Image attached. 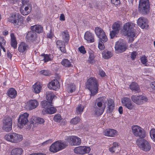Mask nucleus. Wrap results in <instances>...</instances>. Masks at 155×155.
<instances>
[{
    "label": "nucleus",
    "mask_w": 155,
    "mask_h": 155,
    "mask_svg": "<svg viewBox=\"0 0 155 155\" xmlns=\"http://www.w3.org/2000/svg\"><path fill=\"white\" fill-rule=\"evenodd\" d=\"M117 134V132L116 130L111 128L107 129L104 132L105 136L112 137H115Z\"/></svg>",
    "instance_id": "nucleus-22"
},
{
    "label": "nucleus",
    "mask_w": 155,
    "mask_h": 155,
    "mask_svg": "<svg viewBox=\"0 0 155 155\" xmlns=\"http://www.w3.org/2000/svg\"><path fill=\"white\" fill-rule=\"evenodd\" d=\"M131 98L133 102L138 105H142L148 101L147 97L143 95H133Z\"/></svg>",
    "instance_id": "nucleus-6"
},
{
    "label": "nucleus",
    "mask_w": 155,
    "mask_h": 155,
    "mask_svg": "<svg viewBox=\"0 0 155 155\" xmlns=\"http://www.w3.org/2000/svg\"><path fill=\"white\" fill-rule=\"evenodd\" d=\"M40 73L41 74L45 76H49L51 74V72L48 70H41L40 71Z\"/></svg>",
    "instance_id": "nucleus-50"
},
{
    "label": "nucleus",
    "mask_w": 155,
    "mask_h": 155,
    "mask_svg": "<svg viewBox=\"0 0 155 155\" xmlns=\"http://www.w3.org/2000/svg\"><path fill=\"white\" fill-rule=\"evenodd\" d=\"M108 110L111 112L114 108V104L113 100L111 98L107 99Z\"/></svg>",
    "instance_id": "nucleus-34"
},
{
    "label": "nucleus",
    "mask_w": 155,
    "mask_h": 155,
    "mask_svg": "<svg viewBox=\"0 0 155 155\" xmlns=\"http://www.w3.org/2000/svg\"><path fill=\"white\" fill-rule=\"evenodd\" d=\"M99 74L102 77H104L106 75L105 72L102 70H100L99 71Z\"/></svg>",
    "instance_id": "nucleus-62"
},
{
    "label": "nucleus",
    "mask_w": 155,
    "mask_h": 155,
    "mask_svg": "<svg viewBox=\"0 0 155 155\" xmlns=\"http://www.w3.org/2000/svg\"><path fill=\"white\" fill-rule=\"evenodd\" d=\"M63 39L65 43L68 44L69 42L70 36L68 30H65L62 32Z\"/></svg>",
    "instance_id": "nucleus-35"
},
{
    "label": "nucleus",
    "mask_w": 155,
    "mask_h": 155,
    "mask_svg": "<svg viewBox=\"0 0 155 155\" xmlns=\"http://www.w3.org/2000/svg\"><path fill=\"white\" fill-rule=\"evenodd\" d=\"M84 107V106L81 104H78L76 107V112L77 114H81L83 111Z\"/></svg>",
    "instance_id": "nucleus-44"
},
{
    "label": "nucleus",
    "mask_w": 155,
    "mask_h": 155,
    "mask_svg": "<svg viewBox=\"0 0 155 155\" xmlns=\"http://www.w3.org/2000/svg\"><path fill=\"white\" fill-rule=\"evenodd\" d=\"M52 105H50L47 109H43L42 112L43 114H52L55 113L57 111L56 109L52 107Z\"/></svg>",
    "instance_id": "nucleus-26"
},
{
    "label": "nucleus",
    "mask_w": 155,
    "mask_h": 155,
    "mask_svg": "<svg viewBox=\"0 0 155 155\" xmlns=\"http://www.w3.org/2000/svg\"><path fill=\"white\" fill-rule=\"evenodd\" d=\"M66 146L64 143L57 141L51 145L49 150L51 152L55 153L64 149Z\"/></svg>",
    "instance_id": "nucleus-9"
},
{
    "label": "nucleus",
    "mask_w": 155,
    "mask_h": 155,
    "mask_svg": "<svg viewBox=\"0 0 155 155\" xmlns=\"http://www.w3.org/2000/svg\"><path fill=\"white\" fill-rule=\"evenodd\" d=\"M105 96H102L97 98L96 100L95 104L98 107H106L107 101Z\"/></svg>",
    "instance_id": "nucleus-20"
},
{
    "label": "nucleus",
    "mask_w": 155,
    "mask_h": 155,
    "mask_svg": "<svg viewBox=\"0 0 155 155\" xmlns=\"http://www.w3.org/2000/svg\"><path fill=\"white\" fill-rule=\"evenodd\" d=\"M123 105L130 110L134 109V105L132 102L130 98L127 97H124L121 100Z\"/></svg>",
    "instance_id": "nucleus-17"
},
{
    "label": "nucleus",
    "mask_w": 155,
    "mask_h": 155,
    "mask_svg": "<svg viewBox=\"0 0 155 155\" xmlns=\"http://www.w3.org/2000/svg\"><path fill=\"white\" fill-rule=\"evenodd\" d=\"M33 91L36 94L39 93L41 90L42 86L39 83H35L32 87Z\"/></svg>",
    "instance_id": "nucleus-32"
},
{
    "label": "nucleus",
    "mask_w": 155,
    "mask_h": 155,
    "mask_svg": "<svg viewBox=\"0 0 155 155\" xmlns=\"http://www.w3.org/2000/svg\"><path fill=\"white\" fill-rule=\"evenodd\" d=\"M78 50L80 53L84 54H85L86 52L85 48L83 46H81L79 47L78 48Z\"/></svg>",
    "instance_id": "nucleus-57"
},
{
    "label": "nucleus",
    "mask_w": 155,
    "mask_h": 155,
    "mask_svg": "<svg viewBox=\"0 0 155 155\" xmlns=\"http://www.w3.org/2000/svg\"><path fill=\"white\" fill-rule=\"evenodd\" d=\"M84 38L89 43H92L94 42L95 41L94 34L88 31L85 33Z\"/></svg>",
    "instance_id": "nucleus-23"
},
{
    "label": "nucleus",
    "mask_w": 155,
    "mask_h": 155,
    "mask_svg": "<svg viewBox=\"0 0 155 155\" xmlns=\"http://www.w3.org/2000/svg\"><path fill=\"white\" fill-rule=\"evenodd\" d=\"M60 50H61V52L63 53H66V51L65 48V45H64L62 47H61L59 48Z\"/></svg>",
    "instance_id": "nucleus-61"
},
{
    "label": "nucleus",
    "mask_w": 155,
    "mask_h": 155,
    "mask_svg": "<svg viewBox=\"0 0 155 155\" xmlns=\"http://www.w3.org/2000/svg\"><path fill=\"white\" fill-rule=\"evenodd\" d=\"M100 41L99 42L98 47L100 50H103L105 48V46L103 43L104 42L102 41Z\"/></svg>",
    "instance_id": "nucleus-55"
},
{
    "label": "nucleus",
    "mask_w": 155,
    "mask_h": 155,
    "mask_svg": "<svg viewBox=\"0 0 155 155\" xmlns=\"http://www.w3.org/2000/svg\"><path fill=\"white\" fill-rule=\"evenodd\" d=\"M6 41L4 37L0 36V47L5 46Z\"/></svg>",
    "instance_id": "nucleus-52"
},
{
    "label": "nucleus",
    "mask_w": 155,
    "mask_h": 155,
    "mask_svg": "<svg viewBox=\"0 0 155 155\" xmlns=\"http://www.w3.org/2000/svg\"><path fill=\"white\" fill-rule=\"evenodd\" d=\"M111 2L112 4L116 6H120L121 4L120 0H111Z\"/></svg>",
    "instance_id": "nucleus-56"
},
{
    "label": "nucleus",
    "mask_w": 155,
    "mask_h": 155,
    "mask_svg": "<svg viewBox=\"0 0 155 155\" xmlns=\"http://www.w3.org/2000/svg\"><path fill=\"white\" fill-rule=\"evenodd\" d=\"M119 32L112 30L110 32V36L111 38H113L116 35L119 33Z\"/></svg>",
    "instance_id": "nucleus-54"
},
{
    "label": "nucleus",
    "mask_w": 155,
    "mask_h": 155,
    "mask_svg": "<svg viewBox=\"0 0 155 155\" xmlns=\"http://www.w3.org/2000/svg\"><path fill=\"white\" fill-rule=\"evenodd\" d=\"M150 86L153 90H155V81H152L150 84Z\"/></svg>",
    "instance_id": "nucleus-63"
},
{
    "label": "nucleus",
    "mask_w": 155,
    "mask_h": 155,
    "mask_svg": "<svg viewBox=\"0 0 155 155\" xmlns=\"http://www.w3.org/2000/svg\"><path fill=\"white\" fill-rule=\"evenodd\" d=\"M121 24L120 23L119 21L115 22L112 25V30L119 32L121 29Z\"/></svg>",
    "instance_id": "nucleus-38"
},
{
    "label": "nucleus",
    "mask_w": 155,
    "mask_h": 155,
    "mask_svg": "<svg viewBox=\"0 0 155 155\" xmlns=\"http://www.w3.org/2000/svg\"><path fill=\"white\" fill-rule=\"evenodd\" d=\"M46 98L48 101L52 103V101L54 98L56 97L54 93L50 91H47L46 93Z\"/></svg>",
    "instance_id": "nucleus-37"
},
{
    "label": "nucleus",
    "mask_w": 155,
    "mask_h": 155,
    "mask_svg": "<svg viewBox=\"0 0 155 155\" xmlns=\"http://www.w3.org/2000/svg\"><path fill=\"white\" fill-rule=\"evenodd\" d=\"M48 87L51 89L55 91L58 90L60 87V84L56 79H54L50 82L48 85Z\"/></svg>",
    "instance_id": "nucleus-19"
},
{
    "label": "nucleus",
    "mask_w": 155,
    "mask_h": 155,
    "mask_svg": "<svg viewBox=\"0 0 155 155\" xmlns=\"http://www.w3.org/2000/svg\"><path fill=\"white\" fill-rule=\"evenodd\" d=\"M138 25L142 29H148L149 28V21L147 19L143 17L139 18L137 21Z\"/></svg>",
    "instance_id": "nucleus-11"
},
{
    "label": "nucleus",
    "mask_w": 155,
    "mask_h": 155,
    "mask_svg": "<svg viewBox=\"0 0 155 155\" xmlns=\"http://www.w3.org/2000/svg\"><path fill=\"white\" fill-rule=\"evenodd\" d=\"M140 60L141 62L144 64H145L148 61L147 57L145 55L140 57Z\"/></svg>",
    "instance_id": "nucleus-53"
},
{
    "label": "nucleus",
    "mask_w": 155,
    "mask_h": 155,
    "mask_svg": "<svg viewBox=\"0 0 155 155\" xmlns=\"http://www.w3.org/2000/svg\"><path fill=\"white\" fill-rule=\"evenodd\" d=\"M81 119L78 117H75L72 119L71 120L70 122L73 124H76L80 121Z\"/></svg>",
    "instance_id": "nucleus-47"
},
{
    "label": "nucleus",
    "mask_w": 155,
    "mask_h": 155,
    "mask_svg": "<svg viewBox=\"0 0 155 155\" xmlns=\"http://www.w3.org/2000/svg\"><path fill=\"white\" fill-rule=\"evenodd\" d=\"M115 51L118 53H122L127 48L126 44L123 42L117 41L115 45Z\"/></svg>",
    "instance_id": "nucleus-16"
},
{
    "label": "nucleus",
    "mask_w": 155,
    "mask_h": 155,
    "mask_svg": "<svg viewBox=\"0 0 155 155\" xmlns=\"http://www.w3.org/2000/svg\"><path fill=\"white\" fill-rule=\"evenodd\" d=\"M86 88L91 92V95L94 96L98 91V83L95 78L91 77L87 79L85 83Z\"/></svg>",
    "instance_id": "nucleus-1"
},
{
    "label": "nucleus",
    "mask_w": 155,
    "mask_h": 155,
    "mask_svg": "<svg viewBox=\"0 0 155 155\" xmlns=\"http://www.w3.org/2000/svg\"><path fill=\"white\" fill-rule=\"evenodd\" d=\"M7 54L8 58L10 59H11L12 58V55L10 53V51H9L8 50L7 51Z\"/></svg>",
    "instance_id": "nucleus-64"
},
{
    "label": "nucleus",
    "mask_w": 155,
    "mask_h": 155,
    "mask_svg": "<svg viewBox=\"0 0 155 155\" xmlns=\"http://www.w3.org/2000/svg\"><path fill=\"white\" fill-rule=\"evenodd\" d=\"M129 87L132 91H134L136 93H139L140 91L139 85L135 82L131 83L129 85Z\"/></svg>",
    "instance_id": "nucleus-28"
},
{
    "label": "nucleus",
    "mask_w": 155,
    "mask_h": 155,
    "mask_svg": "<svg viewBox=\"0 0 155 155\" xmlns=\"http://www.w3.org/2000/svg\"><path fill=\"white\" fill-rule=\"evenodd\" d=\"M94 54L92 52H90L89 53V57L88 59L89 63L91 64H93L94 62Z\"/></svg>",
    "instance_id": "nucleus-46"
},
{
    "label": "nucleus",
    "mask_w": 155,
    "mask_h": 155,
    "mask_svg": "<svg viewBox=\"0 0 155 155\" xmlns=\"http://www.w3.org/2000/svg\"><path fill=\"white\" fill-rule=\"evenodd\" d=\"M105 108V107H98L97 106L95 107V110H94V115L97 117L103 114Z\"/></svg>",
    "instance_id": "nucleus-31"
},
{
    "label": "nucleus",
    "mask_w": 155,
    "mask_h": 155,
    "mask_svg": "<svg viewBox=\"0 0 155 155\" xmlns=\"http://www.w3.org/2000/svg\"><path fill=\"white\" fill-rule=\"evenodd\" d=\"M29 114L25 112L21 114L18 120V126L20 128H22L28 122V117Z\"/></svg>",
    "instance_id": "nucleus-7"
},
{
    "label": "nucleus",
    "mask_w": 155,
    "mask_h": 155,
    "mask_svg": "<svg viewBox=\"0 0 155 155\" xmlns=\"http://www.w3.org/2000/svg\"><path fill=\"white\" fill-rule=\"evenodd\" d=\"M67 140L69 143H72L73 145H79L81 143V139L74 136L68 137Z\"/></svg>",
    "instance_id": "nucleus-18"
},
{
    "label": "nucleus",
    "mask_w": 155,
    "mask_h": 155,
    "mask_svg": "<svg viewBox=\"0 0 155 155\" xmlns=\"http://www.w3.org/2000/svg\"><path fill=\"white\" fill-rule=\"evenodd\" d=\"M150 134L151 139L154 142H155V129L154 128H152L150 130Z\"/></svg>",
    "instance_id": "nucleus-48"
},
{
    "label": "nucleus",
    "mask_w": 155,
    "mask_h": 155,
    "mask_svg": "<svg viewBox=\"0 0 155 155\" xmlns=\"http://www.w3.org/2000/svg\"><path fill=\"white\" fill-rule=\"evenodd\" d=\"M30 29L35 32L36 33H41L43 31V28L41 25H35L33 26H31L30 28Z\"/></svg>",
    "instance_id": "nucleus-25"
},
{
    "label": "nucleus",
    "mask_w": 155,
    "mask_h": 155,
    "mask_svg": "<svg viewBox=\"0 0 155 155\" xmlns=\"http://www.w3.org/2000/svg\"><path fill=\"white\" fill-rule=\"evenodd\" d=\"M62 118L60 114H58L55 115L54 118V120L55 122H59L61 120Z\"/></svg>",
    "instance_id": "nucleus-49"
},
{
    "label": "nucleus",
    "mask_w": 155,
    "mask_h": 155,
    "mask_svg": "<svg viewBox=\"0 0 155 155\" xmlns=\"http://www.w3.org/2000/svg\"><path fill=\"white\" fill-rule=\"evenodd\" d=\"M22 150L21 148H16L13 149L11 152V155H21Z\"/></svg>",
    "instance_id": "nucleus-42"
},
{
    "label": "nucleus",
    "mask_w": 155,
    "mask_h": 155,
    "mask_svg": "<svg viewBox=\"0 0 155 155\" xmlns=\"http://www.w3.org/2000/svg\"><path fill=\"white\" fill-rule=\"evenodd\" d=\"M95 32L96 35L99 38L100 40H101L105 42L107 41L108 39L105 32L103 30L99 27L95 28Z\"/></svg>",
    "instance_id": "nucleus-10"
},
{
    "label": "nucleus",
    "mask_w": 155,
    "mask_h": 155,
    "mask_svg": "<svg viewBox=\"0 0 155 155\" xmlns=\"http://www.w3.org/2000/svg\"><path fill=\"white\" fill-rule=\"evenodd\" d=\"M65 43L64 42L61 40H58L56 41V44L58 48H60L61 47H62L64 45H65Z\"/></svg>",
    "instance_id": "nucleus-51"
},
{
    "label": "nucleus",
    "mask_w": 155,
    "mask_h": 155,
    "mask_svg": "<svg viewBox=\"0 0 155 155\" xmlns=\"http://www.w3.org/2000/svg\"><path fill=\"white\" fill-rule=\"evenodd\" d=\"M11 37V45L12 47L15 49L17 48V43L16 40V37L13 33L10 34Z\"/></svg>",
    "instance_id": "nucleus-33"
},
{
    "label": "nucleus",
    "mask_w": 155,
    "mask_h": 155,
    "mask_svg": "<svg viewBox=\"0 0 155 155\" xmlns=\"http://www.w3.org/2000/svg\"><path fill=\"white\" fill-rule=\"evenodd\" d=\"M28 107L29 110H31L36 108L39 103L36 100H31L28 102Z\"/></svg>",
    "instance_id": "nucleus-24"
},
{
    "label": "nucleus",
    "mask_w": 155,
    "mask_h": 155,
    "mask_svg": "<svg viewBox=\"0 0 155 155\" xmlns=\"http://www.w3.org/2000/svg\"><path fill=\"white\" fill-rule=\"evenodd\" d=\"M102 56L104 59H108L112 56V54L110 51L104 50L102 53Z\"/></svg>",
    "instance_id": "nucleus-40"
},
{
    "label": "nucleus",
    "mask_w": 155,
    "mask_h": 155,
    "mask_svg": "<svg viewBox=\"0 0 155 155\" xmlns=\"http://www.w3.org/2000/svg\"><path fill=\"white\" fill-rule=\"evenodd\" d=\"M52 103L45 100L42 101L41 103V107L44 109H47L50 105H52Z\"/></svg>",
    "instance_id": "nucleus-39"
},
{
    "label": "nucleus",
    "mask_w": 155,
    "mask_h": 155,
    "mask_svg": "<svg viewBox=\"0 0 155 155\" xmlns=\"http://www.w3.org/2000/svg\"><path fill=\"white\" fill-rule=\"evenodd\" d=\"M41 61H43L44 62H47L49 61H51L52 60L51 54H45L43 53L40 55Z\"/></svg>",
    "instance_id": "nucleus-29"
},
{
    "label": "nucleus",
    "mask_w": 155,
    "mask_h": 155,
    "mask_svg": "<svg viewBox=\"0 0 155 155\" xmlns=\"http://www.w3.org/2000/svg\"><path fill=\"white\" fill-rule=\"evenodd\" d=\"M37 35L33 31H30L26 34L25 38L28 41L33 42L37 38Z\"/></svg>",
    "instance_id": "nucleus-21"
},
{
    "label": "nucleus",
    "mask_w": 155,
    "mask_h": 155,
    "mask_svg": "<svg viewBox=\"0 0 155 155\" xmlns=\"http://www.w3.org/2000/svg\"><path fill=\"white\" fill-rule=\"evenodd\" d=\"M28 48V46L26 43L22 42L18 46V50L20 52L23 53L26 51Z\"/></svg>",
    "instance_id": "nucleus-27"
},
{
    "label": "nucleus",
    "mask_w": 155,
    "mask_h": 155,
    "mask_svg": "<svg viewBox=\"0 0 155 155\" xmlns=\"http://www.w3.org/2000/svg\"><path fill=\"white\" fill-rule=\"evenodd\" d=\"M76 89V86L74 84H69L67 88V90L68 92L72 93L74 92Z\"/></svg>",
    "instance_id": "nucleus-45"
},
{
    "label": "nucleus",
    "mask_w": 155,
    "mask_h": 155,
    "mask_svg": "<svg viewBox=\"0 0 155 155\" xmlns=\"http://www.w3.org/2000/svg\"><path fill=\"white\" fill-rule=\"evenodd\" d=\"M5 139L7 141L13 143H18L21 141L23 137L22 135L15 133H9L6 134Z\"/></svg>",
    "instance_id": "nucleus-4"
},
{
    "label": "nucleus",
    "mask_w": 155,
    "mask_h": 155,
    "mask_svg": "<svg viewBox=\"0 0 155 155\" xmlns=\"http://www.w3.org/2000/svg\"><path fill=\"white\" fill-rule=\"evenodd\" d=\"M140 5L150 4L149 0H140L139 4Z\"/></svg>",
    "instance_id": "nucleus-58"
},
{
    "label": "nucleus",
    "mask_w": 155,
    "mask_h": 155,
    "mask_svg": "<svg viewBox=\"0 0 155 155\" xmlns=\"http://www.w3.org/2000/svg\"><path fill=\"white\" fill-rule=\"evenodd\" d=\"M91 148L89 147L80 146L75 147L74 149L75 153L84 155L89 153L91 151Z\"/></svg>",
    "instance_id": "nucleus-12"
},
{
    "label": "nucleus",
    "mask_w": 155,
    "mask_h": 155,
    "mask_svg": "<svg viewBox=\"0 0 155 155\" xmlns=\"http://www.w3.org/2000/svg\"><path fill=\"white\" fill-rule=\"evenodd\" d=\"M53 33L52 30V29H51L49 33L47 34V37L49 38H51L53 37Z\"/></svg>",
    "instance_id": "nucleus-60"
},
{
    "label": "nucleus",
    "mask_w": 155,
    "mask_h": 155,
    "mask_svg": "<svg viewBox=\"0 0 155 155\" xmlns=\"http://www.w3.org/2000/svg\"><path fill=\"white\" fill-rule=\"evenodd\" d=\"M24 17L19 13H12L8 18V21L13 23L14 25H21L23 24Z\"/></svg>",
    "instance_id": "nucleus-2"
},
{
    "label": "nucleus",
    "mask_w": 155,
    "mask_h": 155,
    "mask_svg": "<svg viewBox=\"0 0 155 155\" xmlns=\"http://www.w3.org/2000/svg\"><path fill=\"white\" fill-rule=\"evenodd\" d=\"M131 129L133 134L136 137L143 138L146 137L145 131L140 127L137 125H134L132 126Z\"/></svg>",
    "instance_id": "nucleus-5"
},
{
    "label": "nucleus",
    "mask_w": 155,
    "mask_h": 155,
    "mask_svg": "<svg viewBox=\"0 0 155 155\" xmlns=\"http://www.w3.org/2000/svg\"><path fill=\"white\" fill-rule=\"evenodd\" d=\"M137 55V53L136 51H133L131 54L130 58L132 60H134L136 56Z\"/></svg>",
    "instance_id": "nucleus-59"
},
{
    "label": "nucleus",
    "mask_w": 155,
    "mask_h": 155,
    "mask_svg": "<svg viewBox=\"0 0 155 155\" xmlns=\"http://www.w3.org/2000/svg\"><path fill=\"white\" fill-rule=\"evenodd\" d=\"M138 11L142 15H146L148 14L150 12V4H139Z\"/></svg>",
    "instance_id": "nucleus-14"
},
{
    "label": "nucleus",
    "mask_w": 155,
    "mask_h": 155,
    "mask_svg": "<svg viewBox=\"0 0 155 155\" xmlns=\"http://www.w3.org/2000/svg\"><path fill=\"white\" fill-rule=\"evenodd\" d=\"M21 3L22 6H21L20 8V11L21 13L24 15H27L29 14L31 11V7L30 6V5H27L26 1L25 0H22Z\"/></svg>",
    "instance_id": "nucleus-13"
},
{
    "label": "nucleus",
    "mask_w": 155,
    "mask_h": 155,
    "mask_svg": "<svg viewBox=\"0 0 155 155\" xmlns=\"http://www.w3.org/2000/svg\"><path fill=\"white\" fill-rule=\"evenodd\" d=\"M135 24L132 22H127L123 26L124 32L128 36L134 38L136 35V31L134 29Z\"/></svg>",
    "instance_id": "nucleus-3"
},
{
    "label": "nucleus",
    "mask_w": 155,
    "mask_h": 155,
    "mask_svg": "<svg viewBox=\"0 0 155 155\" xmlns=\"http://www.w3.org/2000/svg\"><path fill=\"white\" fill-rule=\"evenodd\" d=\"M61 64L65 67H70L72 66L71 62L67 59H64L61 62Z\"/></svg>",
    "instance_id": "nucleus-41"
},
{
    "label": "nucleus",
    "mask_w": 155,
    "mask_h": 155,
    "mask_svg": "<svg viewBox=\"0 0 155 155\" xmlns=\"http://www.w3.org/2000/svg\"><path fill=\"white\" fill-rule=\"evenodd\" d=\"M120 144L117 142H114L113 143V146L109 148V150L112 153L114 152L116 149L118 148Z\"/></svg>",
    "instance_id": "nucleus-43"
},
{
    "label": "nucleus",
    "mask_w": 155,
    "mask_h": 155,
    "mask_svg": "<svg viewBox=\"0 0 155 155\" xmlns=\"http://www.w3.org/2000/svg\"><path fill=\"white\" fill-rule=\"evenodd\" d=\"M138 146L142 150L145 152L149 151L151 148L150 144L144 139L141 140Z\"/></svg>",
    "instance_id": "nucleus-15"
},
{
    "label": "nucleus",
    "mask_w": 155,
    "mask_h": 155,
    "mask_svg": "<svg viewBox=\"0 0 155 155\" xmlns=\"http://www.w3.org/2000/svg\"><path fill=\"white\" fill-rule=\"evenodd\" d=\"M45 122L44 120L41 118L36 117L32 116L30 122L31 124L38 123L41 124L44 123Z\"/></svg>",
    "instance_id": "nucleus-30"
},
{
    "label": "nucleus",
    "mask_w": 155,
    "mask_h": 155,
    "mask_svg": "<svg viewBox=\"0 0 155 155\" xmlns=\"http://www.w3.org/2000/svg\"><path fill=\"white\" fill-rule=\"evenodd\" d=\"M8 95L12 98H15L17 95V91L13 88H10L8 91Z\"/></svg>",
    "instance_id": "nucleus-36"
},
{
    "label": "nucleus",
    "mask_w": 155,
    "mask_h": 155,
    "mask_svg": "<svg viewBox=\"0 0 155 155\" xmlns=\"http://www.w3.org/2000/svg\"><path fill=\"white\" fill-rule=\"evenodd\" d=\"M2 129L6 132H10L12 130V118L9 116L6 117L3 121Z\"/></svg>",
    "instance_id": "nucleus-8"
}]
</instances>
